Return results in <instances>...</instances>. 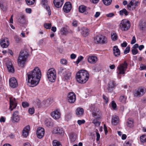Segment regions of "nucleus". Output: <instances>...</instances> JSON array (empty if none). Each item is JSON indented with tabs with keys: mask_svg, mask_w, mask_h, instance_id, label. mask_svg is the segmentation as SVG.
<instances>
[{
	"mask_svg": "<svg viewBox=\"0 0 146 146\" xmlns=\"http://www.w3.org/2000/svg\"><path fill=\"white\" fill-rule=\"evenodd\" d=\"M26 1L28 5H31L35 3V0H26Z\"/></svg>",
	"mask_w": 146,
	"mask_h": 146,
	"instance_id": "nucleus-41",
	"label": "nucleus"
},
{
	"mask_svg": "<svg viewBox=\"0 0 146 146\" xmlns=\"http://www.w3.org/2000/svg\"><path fill=\"white\" fill-rule=\"evenodd\" d=\"M115 83L114 81H110L109 84V86L108 88V90L109 92H111L113 89L114 88Z\"/></svg>",
	"mask_w": 146,
	"mask_h": 146,
	"instance_id": "nucleus-28",
	"label": "nucleus"
},
{
	"mask_svg": "<svg viewBox=\"0 0 146 146\" xmlns=\"http://www.w3.org/2000/svg\"><path fill=\"white\" fill-rule=\"evenodd\" d=\"M44 7L46 9V10L48 12V14L49 15H51V10L50 7L49 6L47 5L45 6H44Z\"/></svg>",
	"mask_w": 146,
	"mask_h": 146,
	"instance_id": "nucleus-48",
	"label": "nucleus"
},
{
	"mask_svg": "<svg viewBox=\"0 0 146 146\" xmlns=\"http://www.w3.org/2000/svg\"><path fill=\"white\" fill-rule=\"evenodd\" d=\"M103 98L106 104H107L108 102V98L104 95H103Z\"/></svg>",
	"mask_w": 146,
	"mask_h": 146,
	"instance_id": "nucleus-61",
	"label": "nucleus"
},
{
	"mask_svg": "<svg viewBox=\"0 0 146 146\" xmlns=\"http://www.w3.org/2000/svg\"><path fill=\"white\" fill-rule=\"evenodd\" d=\"M72 8V5L70 2L66 3L63 7V10L66 13L70 12Z\"/></svg>",
	"mask_w": 146,
	"mask_h": 146,
	"instance_id": "nucleus-14",
	"label": "nucleus"
},
{
	"mask_svg": "<svg viewBox=\"0 0 146 146\" xmlns=\"http://www.w3.org/2000/svg\"><path fill=\"white\" fill-rule=\"evenodd\" d=\"M53 146H62L60 143L56 140H54L53 141Z\"/></svg>",
	"mask_w": 146,
	"mask_h": 146,
	"instance_id": "nucleus-38",
	"label": "nucleus"
},
{
	"mask_svg": "<svg viewBox=\"0 0 146 146\" xmlns=\"http://www.w3.org/2000/svg\"><path fill=\"white\" fill-rule=\"evenodd\" d=\"M111 105V106H112V108H113V109H114L115 110H116V108L117 105H116V104L114 102V101H112Z\"/></svg>",
	"mask_w": 146,
	"mask_h": 146,
	"instance_id": "nucleus-49",
	"label": "nucleus"
},
{
	"mask_svg": "<svg viewBox=\"0 0 146 146\" xmlns=\"http://www.w3.org/2000/svg\"><path fill=\"white\" fill-rule=\"evenodd\" d=\"M64 0H54L53 3L54 6L56 8H59L63 4Z\"/></svg>",
	"mask_w": 146,
	"mask_h": 146,
	"instance_id": "nucleus-18",
	"label": "nucleus"
},
{
	"mask_svg": "<svg viewBox=\"0 0 146 146\" xmlns=\"http://www.w3.org/2000/svg\"><path fill=\"white\" fill-rule=\"evenodd\" d=\"M65 69V68L64 67L62 66L58 68V73L59 74H61L62 73Z\"/></svg>",
	"mask_w": 146,
	"mask_h": 146,
	"instance_id": "nucleus-44",
	"label": "nucleus"
},
{
	"mask_svg": "<svg viewBox=\"0 0 146 146\" xmlns=\"http://www.w3.org/2000/svg\"><path fill=\"white\" fill-rule=\"evenodd\" d=\"M112 39L113 40H115L117 39V36L115 33H113L111 35Z\"/></svg>",
	"mask_w": 146,
	"mask_h": 146,
	"instance_id": "nucleus-43",
	"label": "nucleus"
},
{
	"mask_svg": "<svg viewBox=\"0 0 146 146\" xmlns=\"http://www.w3.org/2000/svg\"><path fill=\"white\" fill-rule=\"evenodd\" d=\"M11 119L12 122L13 123H17L19 121L20 117L18 111H16L13 112Z\"/></svg>",
	"mask_w": 146,
	"mask_h": 146,
	"instance_id": "nucleus-9",
	"label": "nucleus"
},
{
	"mask_svg": "<svg viewBox=\"0 0 146 146\" xmlns=\"http://www.w3.org/2000/svg\"><path fill=\"white\" fill-rule=\"evenodd\" d=\"M45 124L47 127L51 126L52 125V123L48 119H46L44 121Z\"/></svg>",
	"mask_w": 146,
	"mask_h": 146,
	"instance_id": "nucleus-37",
	"label": "nucleus"
},
{
	"mask_svg": "<svg viewBox=\"0 0 146 146\" xmlns=\"http://www.w3.org/2000/svg\"><path fill=\"white\" fill-rule=\"evenodd\" d=\"M51 115L54 119H58L60 117L61 113L59 110H56L52 112Z\"/></svg>",
	"mask_w": 146,
	"mask_h": 146,
	"instance_id": "nucleus-11",
	"label": "nucleus"
},
{
	"mask_svg": "<svg viewBox=\"0 0 146 146\" xmlns=\"http://www.w3.org/2000/svg\"><path fill=\"white\" fill-rule=\"evenodd\" d=\"M130 51V47L127 46L124 51V53L125 54H126L129 53Z\"/></svg>",
	"mask_w": 146,
	"mask_h": 146,
	"instance_id": "nucleus-53",
	"label": "nucleus"
},
{
	"mask_svg": "<svg viewBox=\"0 0 146 146\" xmlns=\"http://www.w3.org/2000/svg\"><path fill=\"white\" fill-rule=\"evenodd\" d=\"M78 9L80 12L83 13L86 11V7L84 5H81L79 6Z\"/></svg>",
	"mask_w": 146,
	"mask_h": 146,
	"instance_id": "nucleus-35",
	"label": "nucleus"
},
{
	"mask_svg": "<svg viewBox=\"0 0 146 146\" xmlns=\"http://www.w3.org/2000/svg\"><path fill=\"white\" fill-rule=\"evenodd\" d=\"M112 0H103L104 3L106 5H110L111 2Z\"/></svg>",
	"mask_w": 146,
	"mask_h": 146,
	"instance_id": "nucleus-42",
	"label": "nucleus"
},
{
	"mask_svg": "<svg viewBox=\"0 0 146 146\" xmlns=\"http://www.w3.org/2000/svg\"><path fill=\"white\" fill-rule=\"evenodd\" d=\"M129 12L127 11L125 9H123L119 11V14L121 15H123L124 14L125 16H127Z\"/></svg>",
	"mask_w": 146,
	"mask_h": 146,
	"instance_id": "nucleus-33",
	"label": "nucleus"
},
{
	"mask_svg": "<svg viewBox=\"0 0 146 146\" xmlns=\"http://www.w3.org/2000/svg\"><path fill=\"white\" fill-rule=\"evenodd\" d=\"M132 54L133 55H135L138 52V50L137 49L133 48L131 50Z\"/></svg>",
	"mask_w": 146,
	"mask_h": 146,
	"instance_id": "nucleus-55",
	"label": "nucleus"
},
{
	"mask_svg": "<svg viewBox=\"0 0 146 146\" xmlns=\"http://www.w3.org/2000/svg\"><path fill=\"white\" fill-rule=\"evenodd\" d=\"M60 62L61 64L65 65H66L67 62L66 60L64 59H61L60 60Z\"/></svg>",
	"mask_w": 146,
	"mask_h": 146,
	"instance_id": "nucleus-54",
	"label": "nucleus"
},
{
	"mask_svg": "<svg viewBox=\"0 0 146 146\" xmlns=\"http://www.w3.org/2000/svg\"><path fill=\"white\" fill-rule=\"evenodd\" d=\"M67 33L66 30L64 28H63L61 31V33L62 35H64Z\"/></svg>",
	"mask_w": 146,
	"mask_h": 146,
	"instance_id": "nucleus-51",
	"label": "nucleus"
},
{
	"mask_svg": "<svg viewBox=\"0 0 146 146\" xmlns=\"http://www.w3.org/2000/svg\"><path fill=\"white\" fill-rule=\"evenodd\" d=\"M78 22L77 21L75 20L73 21L72 24V25L75 27H77V26Z\"/></svg>",
	"mask_w": 146,
	"mask_h": 146,
	"instance_id": "nucleus-62",
	"label": "nucleus"
},
{
	"mask_svg": "<svg viewBox=\"0 0 146 146\" xmlns=\"http://www.w3.org/2000/svg\"><path fill=\"white\" fill-rule=\"evenodd\" d=\"M25 10L27 13H31V9L30 8H26Z\"/></svg>",
	"mask_w": 146,
	"mask_h": 146,
	"instance_id": "nucleus-64",
	"label": "nucleus"
},
{
	"mask_svg": "<svg viewBox=\"0 0 146 146\" xmlns=\"http://www.w3.org/2000/svg\"><path fill=\"white\" fill-rule=\"evenodd\" d=\"M82 34L84 37H86L89 34V30L87 28L83 27L81 29Z\"/></svg>",
	"mask_w": 146,
	"mask_h": 146,
	"instance_id": "nucleus-20",
	"label": "nucleus"
},
{
	"mask_svg": "<svg viewBox=\"0 0 146 146\" xmlns=\"http://www.w3.org/2000/svg\"><path fill=\"white\" fill-rule=\"evenodd\" d=\"M44 133V128L39 127L37 129L36 134L37 137L38 138H42L43 137Z\"/></svg>",
	"mask_w": 146,
	"mask_h": 146,
	"instance_id": "nucleus-12",
	"label": "nucleus"
},
{
	"mask_svg": "<svg viewBox=\"0 0 146 146\" xmlns=\"http://www.w3.org/2000/svg\"><path fill=\"white\" fill-rule=\"evenodd\" d=\"M136 41V38L135 36H133L132 37V39L131 42V44H134Z\"/></svg>",
	"mask_w": 146,
	"mask_h": 146,
	"instance_id": "nucleus-60",
	"label": "nucleus"
},
{
	"mask_svg": "<svg viewBox=\"0 0 146 146\" xmlns=\"http://www.w3.org/2000/svg\"><path fill=\"white\" fill-rule=\"evenodd\" d=\"M22 106L24 108L28 107L29 106V103L26 102H22Z\"/></svg>",
	"mask_w": 146,
	"mask_h": 146,
	"instance_id": "nucleus-45",
	"label": "nucleus"
},
{
	"mask_svg": "<svg viewBox=\"0 0 146 146\" xmlns=\"http://www.w3.org/2000/svg\"><path fill=\"white\" fill-rule=\"evenodd\" d=\"M106 16L108 17H111L114 15V14L113 13H110L108 14H106Z\"/></svg>",
	"mask_w": 146,
	"mask_h": 146,
	"instance_id": "nucleus-59",
	"label": "nucleus"
},
{
	"mask_svg": "<svg viewBox=\"0 0 146 146\" xmlns=\"http://www.w3.org/2000/svg\"><path fill=\"white\" fill-rule=\"evenodd\" d=\"M141 141L144 143L146 142V135H143L140 137Z\"/></svg>",
	"mask_w": 146,
	"mask_h": 146,
	"instance_id": "nucleus-40",
	"label": "nucleus"
},
{
	"mask_svg": "<svg viewBox=\"0 0 146 146\" xmlns=\"http://www.w3.org/2000/svg\"><path fill=\"white\" fill-rule=\"evenodd\" d=\"M28 79V85L29 86L34 87L38 84L41 77V73L40 69L35 67L32 71L27 74Z\"/></svg>",
	"mask_w": 146,
	"mask_h": 146,
	"instance_id": "nucleus-1",
	"label": "nucleus"
},
{
	"mask_svg": "<svg viewBox=\"0 0 146 146\" xmlns=\"http://www.w3.org/2000/svg\"><path fill=\"white\" fill-rule=\"evenodd\" d=\"M68 100L69 102L70 103H74L76 98L75 94L73 92H70L69 93L68 95Z\"/></svg>",
	"mask_w": 146,
	"mask_h": 146,
	"instance_id": "nucleus-10",
	"label": "nucleus"
},
{
	"mask_svg": "<svg viewBox=\"0 0 146 146\" xmlns=\"http://www.w3.org/2000/svg\"><path fill=\"white\" fill-rule=\"evenodd\" d=\"M48 1L47 0H42L41 4L44 6H45L47 5Z\"/></svg>",
	"mask_w": 146,
	"mask_h": 146,
	"instance_id": "nucleus-56",
	"label": "nucleus"
},
{
	"mask_svg": "<svg viewBox=\"0 0 146 146\" xmlns=\"http://www.w3.org/2000/svg\"><path fill=\"white\" fill-rule=\"evenodd\" d=\"M100 119L96 118L93 120L92 123L94 124L96 126H98L100 125L101 123L99 121Z\"/></svg>",
	"mask_w": 146,
	"mask_h": 146,
	"instance_id": "nucleus-32",
	"label": "nucleus"
},
{
	"mask_svg": "<svg viewBox=\"0 0 146 146\" xmlns=\"http://www.w3.org/2000/svg\"><path fill=\"white\" fill-rule=\"evenodd\" d=\"M146 90L145 89L141 88H139L136 90L134 93V96L136 97H140L143 96L145 93Z\"/></svg>",
	"mask_w": 146,
	"mask_h": 146,
	"instance_id": "nucleus-8",
	"label": "nucleus"
},
{
	"mask_svg": "<svg viewBox=\"0 0 146 146\" xmlns=\"http://www.w3.org/2000/svg\"><path fill=\"white\" fill-rule=\"evenodd\" d=\"M9 41L7 38L2 39L1 40V46L3 48H7L9 45Z\"/></svg>",
	"mask_w": 146,
	"mask_h": 146,
	"instance_id": "nucleus-16",
	"label": "nucleus"
},
{
	"mask_svg": "<svg viewBox=\"0 0 146 146\" xmlns=\"http://www.w3.org/2000/svg\"><path fill=\"white\" fill-rule=\"evenodd\" d=\"M56 74L55 69L51 68L48 70L47 77L49 81L51 82H54L56 78Z\"/></svg>",
	"mask_w": 146,
	"mask_h": 146,
	"instance_id": "nucleus-4",
	"label": "nucleus"
},
{
	"mask_svg": "<svg viewBox=\"0 0 146 146\" xmlns=\"http://www.w3.org/2000/svg\"><path fill=\"white\" fill-rule=\"evenodd\" d=\"M44 102L45 103V104H46V103L47 104V105H45V106H48V105L50 104V100L49 99H47Z\"/></svg>",
	"mask_w": 146,
	"mask_h": 146,
	"instance_id": "nucleus-63",
	"label": "nucleus"
},
{
	"mask_svg": "<svg viewBox=\"0 0 146 146\" xmlns=\"http://www.w3.org/2000/svg\"><path fill=\"white\" fill-rule=\"evenodd\" d=\"M119 28L122 31H126L129 29L131 24L130 21L126 19L122 20L119 25Z\"/></svg>",
	"mask_w": 146,
	"mask_h": 146,
	"instance_id": "nucleus-6",
	"label": "nucleus"
},
{
	"mask_svg": "<svg viewBox=\"0 0 146 146\" xmlns=\"http://www.w3.org/2000/svg\"><path fill=\"white\" fill-rule=\"evenodd\" d=\"M28 111L29 113L31 114H32L34 113L35 111V109L34 108H29V109Z\"/></svg>",
	"mask_w": 146,
	"mask_h": 146,
	"instance_id": "nucleus-50",
	"label": "nucleus"
},
{
	"mask_svg": "<svg viewBox=\"0 0 146 146\" xmlns=\"http://www.w3.org/2000/svg\"><path fill=\"white\" fill-rule=\"evenodd\" d=\"M29 55V53L26 49L20 51L17 62L19 66L22 67L25 66V62Z\"/></svg>",
	"mask_w": 146,
	"mask_h": 146,
	"instance_id": "nucleus-3",
	"label": "nucleus"
},
{
	"mask_svg": "<svg viewBox=\"0 0 146 146\" xmlns=\"http://www.w3.org/2000/svg\"><path fill=\"white\" fill-rule=\"evenodd\" d=\"M71 114H67L65 116V119L67 121H69L71 119Z\"/></svg>",
	"mask_w": 146,
	"mask_h": 146,
	"instance_id": "nucleus-46",
	"label": "nucleus"
},
{
	"mask_svg": "<svg viewBox=\"0 0 146 146\" xmlns=\"http://www.w3.org/2000/svg\"><path fill=\"white\" fill-rule=\"evenodd\" d=\"M44 26L45 28L50 29L51 27V23H45Z\"/></svg>",
	"mask_w": 146,
	"mask_h": 146,
	"instance_id": "nucleus-47",
	"label": "nucleus"
},
{
	"mask_svg": "<svg viewBox=\"0 0 146 146\" xmlns=\"http://www.w3.org/2000/svg\"><path fill=\"white\" fill-rule=\"evenodd\" d=\"M9 85L10 86L13 88H15L18 85V83L16 79L14 78H12L10 79Z\"/></svg>",
	"mask_w": 146,
	"mask_h": 146,
	"instance_id": "nucleus-15",
	"label": "nucleus"
},
{
	"mask_svg": "<svg viewBox=\"0 0 146 146\" xmlns=\"http://www.w3.org/2000/svg\"><path fill=\"white\" fill-rule=\"evenodd\" d=\"M64 80H68L71 78V72L66 70L63 73Z\"/></svg>",
	"mask_w": 146,
	"mask_h": 146,
	"instance_id": "nucleus-17",
	"label": "nucleus"
},
{
	"mask_svg": "<svg viewBox=\"0 0 146 146\" xmlns=\"http://www.w3.org/2000/svg\"><path fill=\"white\" fill-rule=\"evenodd\" d=\"M69 135V137L71 141L74 142L76 140V135L75 133H71Z\"/></svg>",
	"mask_w": 146,
	"mask_h": 146,
	"instance_id": "nucleus-31",
	"label": "nucleus"
},
{
	"mask_svg": "<svg viewBox=\"0 0 146 146\" xmlns=\"http://www.w3.org/2000/svg\"><path fill=\"white\" fill-rule=\"evenodd\" d=\"M94 40L95 43L103 44L106 43L107 39L106 36L99 35L94 37Z\"/></svg>",
	"mask_w": 146,
	"mask_h": 146,
	"instance_id": "nucleus-7",
	"label": "nucleus"
},
{
	"mask_svg": "<svg viewBox=\"0 0 146 146\" xmlns=\"http://www.w3.org/2000/svg\"><path fill=\"white\" fill-rule=\"evenodd\" d=\"M83 57L82 56H79L77 60L76 61V63L78 64L83 59Z\"/></svg>",
	"mask_w": 146,
	"mask_h": 146,
	"instance_id": "nucleus-52",
	"label": "nucleus"
},
{
	"mask_svg": "<svg viewBox=\"0 0 146 146\" xmlns=\"http://www.w3.org/2000/svg\"><path fill=\"white\" fill-rule=\"evenodd\" d=\"M126 99V97L125 96H123L120 97L119 100V101L122 103H125Z\"/></svg>",
	"mask_w": 146,
	"mask_h": 146,
	"instance_id": "nucleus-36",
	"label": "nucleus"
},
{
	"mask_svg": "<svg viewBox=\"0 0 146 146\" xmlns=\"http://www.w3.org/2000/svg\"><path fill=\"white\" fill-rule=\"evenodd\" d=\"M128 64L126 60L120 64L117 68V73L118 74H124L127 68Z\"/></svg>",
	"mask_w": 146,
	"mask_h": 146,
	"instance_id": "nucleus-5",
	"label": "nucleus"
},
{
	"mask_svg": "<svg viewBox=\"0 0 146 146\" xmlns=\"http://www.w3.org/2000/svg\"><path fill=\"white\" fill-rule=\"evenodd\" d=\"M10 105L9 109L11 111L15 108L17 106V104L15 102V98H11L10 99Z\"/></svg>",
	"mask_w": 146,
	"mask_h": 146,
	"instance_id": "nucleus-13",
	"label": "nucleus"
},
{
	"mask_svg": "<svg viewBox=\"0 0 146 146\" xmlns=\"http://www.w3.org/2000/svg\"><path fill=\"white\" fill-rule=\"evenodd\" d=\"M139 69L140 70H146V66L144 64H141L140 66Z\"/></svg>",
	"mask_w": 146,
	"mask_h": 146,
	"instance_id": "nucleus-58",
	"label": "nucleus"
},
{
	"mask_svg": "<svg viewBox=\"0 0 146 146\" xmlns=\"http://www.w3.org/2000/svg\"><path fill=\"white\" fill-rule=\"evenodd\" d=\"M133 120L131 118H129L127 121V126L129 127H132L133 126Z\"/></svg>",
	"mask_w": 146,
	"mask_h": 146,
	"instance_id": "nucleus-34",
	"label": "nucleus"
},
{
	"mask_svg": "<svg viewBox=\"0 0 146 146\" xmlns=\"http://www.w3.org/2000/svg\"><path fill=\"white\" fill-rule=\"evenodd\" d=\"M18 21L20 23L23 24L25 23L26 20L24 15L23 14H20L18 17Z\"/></svg>",
	"mask_w": 146,
	"mask_h": 146,
	"instance_id": "nucleus-21",
	"label": "nucleus"
},
{
	"mask_svg": "<svg viewBox=\"0 0 146 146\" xmlns=\"http://www.w3.org/2000/svg\"><path fill=\"white\" fill-rule=\"evenodd\" d=\"M53 133L55 134H62L63 133L64 131L63 129L57 127L55 128L53 131Z\"/></svg>",
	"mask_w": 146,
	"mask_h": 146,
	"instance_id": "nucleus-29",
	"label": "nucleus"
},
{
	"mask_svg": "<svg viewBox=\"0 0 146 146\" xmlns=\"http://www.w3.org/2000/svg\"><path fill=\"white\" fill-rule=\"evenodd\" d=\"M85 122V121L84 120H79L77 121V123L79 125H80L82 124H84Z\"/></svg>",
	"mask_w": 146,
	"mask_h": 146,
	"instance_id": "nucleus-57",
	"label": "nucleus"
},
{
	"mask_svg": "<svg viewBox=\"0 0 146 146\" xmlns=\"http://www.w3.org/2000/svg\"><path fill=\"white\" fill-rule=\"evenodd\" d=\"M89 74L85 70H81L77 72L76 75L77 81L80 83H85L88 79Z\"/></svg>",
	"mask_w": 146,
	"mask_h": 146,
	"instance_id": "nucleus-2",
	"label": "nucleus"
},
{
	"mask_svg": "<svg viewBox=\"0 0 146 146\" xmlns=\"http://www.w3.org/2000/svg\"><path fill=\"white\" fill-rule=\"evenodd\" d=\"M30 130V127L29 126H27L25 127L23 130V135L25 137H27L28 135L29 132Z\"/></svg>",
	"mask_w": 146,
	"mask_h": 146,
	"instance_id": "nucleus-24",
	"label": "nucleus"
},
{
	"mask_svg": "<svg viewBox=\"0 0 146 146\" xmlns=\"http://www.w3.org/2000/svg\"><path fill=\"white\" fill-rule=\"evenodd\" d=\"M84 112V110L82 108H78L76 110V114L78 117L82 115Z\"/></svg>",
	"mask_w": 146,
	"mask_h": 146,
	"instance_id": "nucleus-26",
	"label": "nucleus"
},
{
	"mask_svg": "<svg viewBox=\"0 0 146 146\" xmlns=\"http://www.w3.org/2000/svg\"><path fill=\"white\" fill-rule=\"evenodd\" d=\"M119 122V118L116 116H113L112 119V123L114 125H116Z\"/></svg>",
	"mask_w": 146,
	"mask_h": 146,
	"instance_id": "nucleus-30",
	"label": "nucleus"
},
{
	"mask_svg": "<svg viewBox=\"0 0 146 146\" xmlns=\"http://www.w3.org/2000/svg\"><path fill=\"white\" fill-rule=\"evenodd\" d=\"M92 116L94 117H96V118L98 119L100 118V112L98 110H96L93 111L92 113Z\"/></svg>",
	"mask_w": 146,
	"mask_h": 146,
	"instance_id": "nucleus-25",
	"label": "nucleus"
},
{
	"mask_svg": "<svg viewBox=\"0 0 146 146\" xmlns=\"http://www.w3.org/2000/svg\"><path fill=\"white\" fill-rule=\"evenodd\" d=\"M0 7L3 10H5L7 7V2L5 1H0Z\"/></svg>",
	"mask_w": 146,
	"mask_h": 146,
	"instance_id": "nucleus-27",
	"label": "nucleus"
},
{
	"mask_svg": "<svg viewBox=\"0 0 146 146\" xmlns=\"http://www.w3.org/2000/svg\"><path fill=\"white\" fill-rule=\"evenodd\" d=\"M113 52L114 55L118 57L120 55V51L117 46H115L113 48Z\"/></svg>",
	"mask_w": 146,
	"mask_h": 146,
	"instance_id": "nucleus-22",
	"label": "nucleus"
},
{
	"mask_svg": "<svg viewBox=\"0 0 146 146\" xmlns=\"http://www.w3.org/2000/svg\"><path fill=\"white\" fill-rule=\"evenodd\" d=\"M7 66L9 72L13 73L14 72V68L11 62H7Z\"/></svg>",
	"mask_w": 146,
	"mask_h": 146,
	"instance_id": "nucleus-23",
	"label": "nucleus"
},
{
	"mask_svg": "<svg viewBox=\"0 0 146 146\" xmlns=\"http://www.w3.org/2000/svg\"><path fill=\"white\" fill-rule=\"evenodd\" d=\"M135 0H131L130 3L127 5V7L129 9L131 10V6H133L134 5L133 3Z\"/></svg>",
	"mask_w": 146,
	"mask_h": 146,
	"instance_id": "nucleus-39",
	"label": "nucleus"
},
{
	"mask_svg": "<svg viewBox=\"0 0 146 146\" xmlns=\"http://www.w3.org/2000/svg\"><path fill=\"white\" fill-rule=\"evenodd\" d=\"M88 62L91 64H94L97 61V58L96 56H89L88 58Z\"/></svg>",
	"mask_w": 146,
	"mask_h": 146,
	"instance_id": "nucleus-19",
	"label": "nucleus"
}]
</instances>
